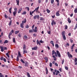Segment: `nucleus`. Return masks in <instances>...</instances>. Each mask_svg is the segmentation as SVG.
Segmentation results:
<instances>
[{
  "instance_id": "1",
  "label": "nucleus",
  "mask_w": 77,
  "mask_h": 77,
  "mask_svg": "<svg viewBox=\"0 0 77 77\" xmlns=\"http://www.w3.org/2000/svg\"><path fill=\"white\" fill-rule=\"evenodd\" d=\"M24 21L23 20L22 22V23L20 24V27L22 28H24V26H23L24 25Z\"/></svg>"
},
{
  "instance_id": "2",
  "label": "nucleus",
  "mask_w": 77,
  "mask_h": 77,
  "mask_svg": "<svg viewBox=\"0 0 77 77\" xmlns=\"http://www.w3.org/2000/svg\"><path fill=\"white\" fill-rule=\"evenodd\" d=\"M67 54L68 55V57H72V55L71 54H69V52H67Z\"/></svg>"
},
{
  "instance_id": "3",
  "label": "nucleus",
  "mask_w": 77,
  "mask_h": 77,
  "mask_svg": "<svg viewBox=\"0 0 77 77\" xmlns=\"http://www.w3.org/2000/svg\"><path fill=\"white\" fill-rule=\"evenodd\" d=\"M18 54L19 55V57H23V56L21 55V53L20 52V51H18Z\"/></svg>"
},
{
  "instance_id": "4",
  "label": "nucleus",
  "mask_w": 77,
  "mask_h": 77,
  "mask_svg": "<svg viewBox=\"0 0 77 77\" xmlns=\"http://www.w3.org/2000/svg\"><path fill=\"white\" fill-rule=\"evenodd\" d=\"M32 30L34 32H37V27H35V29H32Z\"/></svg>"
},
{
  "instance_id": "5",
  "label": "nucleus",
  "mask_w": 77,
  "mask_h": 77,
  "mask_svg": "<svg viewBox=\"0 0 77 77\" xmlns=\"http://www.w3.org/2000/svg\"><path fill=\"white\" fill-rule=\"evenodd\" d=\"M57 52L58 54V57H61V56H60V53L59 52V51H57Z\"/></svg>"
},
{
  "instance_id": "6",
  "label": "nucleus",
  "mask_w": 77,
  "mask_h": 77,
  "mask_svg": "<svg viewBox=\"0 0 77 77\" xmlns=\"http://www.w3.org/2000/svg\"><path fill=\"white\" fill-rule=\"evenodd\" d=\"M37 49H38V47H35L32 48V50H36Z\"/></svg>"
},
{
  "instance_id": "7",
  "label": "nucleus",
  "mask_w": 77,
  "mask_h": 77,
  "mask_svg": "<svg viewBox=\"0 0 77 77\" xmlns=\"http://www.w3.org/2000/svg\"><path fill=\"white\" fill-rule=\"evenodd\" d=\"M44 59L45 60H46V63H47V62H48V57H45Z\"/></svg>"
},
{
  "instance_id": "8",
  "label": "nucleus",
  "mask_w": 77,
  "mask_h": 77,
  "mask_svg": "<svg viewBox=\"0 0 77 77\" xmlns=\"http://www.w3.org/2000/svg\"><path fill=\"white\" fill-rule=\"evenodd\" d=\"M56 15L57 16H59V15H60V14H59V11H58L56 12Z\"/></svg>"
},
{
  "instance_id": "9",
  "label": "nucleus",
  "mask_w": 77,
  "mask_h": 77,
  "mask_svg": "<svg viewBox=\"0 0 77 77\" xmlns=\"http://www.w3.org/2000/svg\"><path fill=\"white\" fill-rule=\"evenodd\" d=\"M0 48L1 49V51H2V52H3V51H4V49H3V47L2 46H0Z\"/></svg>"
},
{
  "instance_id": "10",
  "label": "nucleus",
  "mask_w": 77,
  "mask_h": 77,
  "mask_svg": "<svg viewBox=\"0 0 77 77\" xmlns=\"http://www.w3.org/2000/svg\"><path fill=\"white\" fill-rule=\"evenodd\" d=\"M22 10V8H20L19 9V11L18 12V14H20V12H21V11Z\"/></svg>"
},
{
  "instance_id": "11",
  "label": "nucleus",
  "mask_w": 77,
  "mask_h": 77,
  "mask_svg": "<svg viewBox=\"0 0 77 77\" xmlns=\"http://www.w3.org/2000/svg\"><path fill=\"white\" fill-rule=\"evenodd\" d=\"M37 45H38V44H39V45H41V43H40V42L38 41V40H37Z\"/></svg>"
},
{
  "instance_id": "12",
  "label": "nucleus",
  "mask_w": 77,
  "mask_h": 77,
  "mask_svg": "<svg viewBox=\"0 0 77 77\" xmlns=\"http://www.w3.org/2000/svg\"><path fill=\"white\" fill-rule=\"evenodd\" d=\"M51 44H52L53 46L54 47V42H53V41H51L50 42Z\"/></svg>"
},
{
  "instance_id": "13",
  "label": "nucleus",
  "mask_w": 77,
  "mask_h": 77,
  "mask_svg": "<svg viewBox=\"0 0 77 77\" xmlns=\"http://www.w3.org/2000/svg\"><path fill=\"white\" fill-rule=\"evenodd\" d=\"M34 12H35V10H34L32 12V13L31 12V11L30 12V14L31 15H32V14H33Z\"/></svg>"
},
{
  "instance_id": "14",
  "label": "nucleus",
  "mask_w": 77,
  "mask_h": 77,
  "mask_svg": "<svg viewBox=\"0 0 77 77\" xmlns=\"http://www.w3.org/2000/svg\"><path fill=\"white\" fill-rule=\"evenodd\" d=\"M16 0V2L17 3V4L18 6H19V3L20 2L19 0Z\"/></svg>"
},
{
  "instance_id": "15",
  "label": "nucleus",
  "mask_w": 77,
  "mask_h": 77,
  "mask_svg": "<svg viewBox=\"0 0 77 77\" xmlns=\"http://www.w3.org/2000/svg\"><path fill=\"white\" fill-rule=\"evenodd\" d=\"M6 56L9 58V52H8L6 54Z\"/></svg>"
},
{
  "instance_id": "16",
  "label": "nucleus",
  "mask_w": 77,
  "mask_h": 77,
  "mask_svg": "<svg viewBox=\"0 0 77 77\" xmlns=\"http://www.w3.org/2000/svg\"><path fill=\"white\" fill-rule=\"evenodd\" d=\"M68 22L69 23H71V20H70L69 17L68 18Z\"/></svg>"
},
{
  "instance_id": "17",
  "label": "nucleus",
  "mask_w": 77,
  "mask_h": 77,
  "mask_svg": "<svg viewBox=\"0 0 77 77\" xmlns=\"http://www.w3.org/2000/svg\"><path fill=\"white\" fill-rule=\"evenodd\" d=\"M12 7H11L9 10V11L10 13V14H11V13H12V12H11V10H12Z\"/></svg>"
},
{
  "instance_id": "18",
  "label": "nucleus",
  "mask_w": 77,
  "mask_h": 77,
  "mask_svg": "<svg viewBox=\"0 0 77 77\" xmlns=\"http://www.w3.org/2000/svg\"><path fill=\"white\" fill-rule=\"evenodd\" d=\"M17 11H14L13 12V15L14 16H15V15H16V14H17Z\"/></svg>"
},
{
  "instance_id": "19",
  "label": "nucleus",
  "mask_w": 77,
  "mask_h": 77,
  "mask_svg": "<svg viewBox=\"0 0 77 77\" xmlns=\"http://www.w3.org/2000/svg\"><path fill=\"white\" fill-rule=\"evenodd\" d=\"M74 45H75V44H73V45H72V46H71V50H72V49H73L74 48Z\"/></svg>"
},
{
  "instance_id": "20",
  "label": "nucleus",
  "mask_w": 77,
  "mask_h": 77,
  "mask_svg": "<svg viewBox=\"0 0 77 77\" xmlns=\"http://www.w3.org/2000/svg\"><path fill=\"white\" fill-rule=\"evenodd\" d=\"M65 32L64 31H63L62 32V35H63V36L65 35Z\"/></svg>"
},
{
  "instance_id": "21",
  "label": "nucleus",
  "mask_w": 77,
  "mask_h": 77,
  "mask_svg": "<svg viewBox=\"0 0 77 77\" xmlns=\"http://www.w3.org/2000/svg\"><path fill=\"white\" fill-rule=\"evenodd\" d=\"M38 9H39V7H38L37 8H36L35 9V11H36V12H38Z\"/></svg>"
},
{
  "instance_id": "22",
  "label": "nucleus",
  "mask_w": 77,
  "mask_h": 77,
  "mask_svg": "<svg viewBox=\"0 0 77 77\" xmlns=\"http://www.w3.org/2000/svg\"><path fill=\"white\" fill-rule=\"evenodd\" d=\"M54 20H52V22L51 23L52 26H53V25H54Z\"/></svg>"
},
{
  "instance_id": "23",
  "label": "nucleus",
  "mask_w": 77,
  "mask_h": 77,
  "mask_svg": "<svg viewBox=\"0 0 77 77\" xmlns=\"http://www.w3.org/2000/svg\"><path fill=\"white\" fill-rule=\"evenodd\" d=\"M16 60L17 61H18V60H19V56H18V55H17V59H16Z\"/></svg>"
},
{
  "instance_id": "24",
  "label": "nucleus",
  "mask_w": 77,
  "mask_h": 77,
  "mask_svg": "<svg viewBox=\"0 0 77 77\" xmlns=\"http://www.w3.org/2000/svg\"><path fill=\"white\" fill-rule=\"evenodd\" d=\"M26 14V11H24L22 13V15H25Z\"/></svg>"
},
{
  "instance_id": "25",
  "label": "nucleus",
  "mask_w": 77,
  "mask_h": 77,
  "mask_svg": "<svg viewBox=\"0 0 77 77\" xmlns=\"http://www.w3.org/2000/svg\"><path fill=\"white\" fill-rule=\"evenodd\" d=\"M74 12L75 13V14H76V13H77V8H76L74 10Z\"/></svg>"
},
{
  "instance_id": "26",
  "label": "nucleus",
  "mask_w": 77,
  "mask_h": 77,
  "mask_svg": "<svg viewBox=\"0 0 77 77\" xmlns=\"http://www.w3.org/2000/svg\"><path fill=\"white\" fill-rule=\"evenodd\" d=\"M27 53V51H26L25 50V49L23 50V54H24V53Z\"/></svg>"
},
{
  "instance_id": "27",
  "label": "nucleus",
  "mask_w": 77,
  "mask_h": 77,
  "mask_svg": "<svg viewBox=\"0 0 77 77\" xmlns=\"http://www.w3.org/2000/svg\"><path fill=\"white\" fill-rule=\"evenodd\" d=\"M27 75H28V77H31L30 76V74H29V73L28 72L27 73Z\"/></svg>"
},
{
  "instance_id": "28",
  "label": "nucleus",
  "mask_w": 77,
  "mask_h": 77,
  "mask_svg": "<svg viewBox=\"0 0 77 77\" xmlns=\"http://www.w3.org/2000/svg\"><path fill=\"white\" fill-rule=\"evenodd\" d=\"M64 40H66V37H65V35L63 36Z\"/></svg>"
},
{
  "instance_id": "29",
  "label": "nucleus",
  "mask_w": 77,
  "mask_h": 77,
  "mask_svg": "<svg viewBox=\"0 0 77 77\" xmlns=\"http://www.w3.org/2000/svg\"><path fill=\"white\" fill-rule=\"evenodd\" d=\"M20 31H16L15 32V34H17V33H19V32Z\"/></svg>"
},
{
  "instance_id": "30",
  "label": "nucleus",
  "mask_w": 77,
  "mask_h": 77,
  "mask_svg": "<svg viewBox=\"0 0 77 77\" xmlns=\"http://www.w3.org/2000/svg\"><path fill=\"white\" fill-rule=\"evenodd\" d=\"M55 47H57V48H59V45H58L57 44H56Z\"/></svg>"
},
{
  "instance_id": "31",
  "label": "nucleus",
  "mask_w": 77,
  "mask_h": 77,
  "mask_svg": "<svg viewBox=\"0 0 77 77\" xmlns=\"http://www.w3.org/2000/svg\"><path fill=\"white\" fill-rule=\"evenodd\" d=\"M20 61L21 62L23 63H24V61L23 59H21L20 60Z\"/></svg>"
},
{
  "instance_id": "32",
  "label": "nucleus",
  "mask_w": 77,
  "mask_h": 77,
  "mask_svg": "<svg viewBox=\"0 0 77 77\" xmlns=\"http://www.w3.org/2000/svg\"><path fill=\"white\" fill-rule=\"evenodd\" d=\"M8 41L7 40H5V41L4 42V44H6V43H8Z\"/></svg>"
},
{
  "instance_id": "33",
  "label": "nucleus",
  "mask_w": 77,
  "mask_h": 77,
  "mask_svg": "<svg viewBox=\"0 0 77 77\" xmlns=\"http://www.w3.org/2000/svg\"><path fill=\"white\" fill-rule=\"evenodd\" d=\"M46 74H48V69H47V67H46Z\"/></svg>"
},
{
  "instance_id": "34",
  "label": "nucleus",
  "mask_w": 77,
  "mask_h": 77,
  "mask_svg": "<svg viewBox=\"0 0 77 77\" xmlns=\"http://www.w3.org/2000/svg\"><path fill=\"white\" fill-rule=\"evenodd\" d=\"M11 23H12V20H10V22L9 23V25L11 26Z\"/></svg>"
},
{
  "instance_id": "35",
  "label": "nucleus",
  "mask_w": 77,
  "mask_h": 77,
  "mask_svg": "<svg viewBox=\"0 0 77 77\" xmlns=\"http://www.w3.org/2000/svg\"><path fill=\"white\" fill-rule=\"evenodd\" d=\"M40 20H45V19H44V18L42 17H40Z\"/></svg>"
},
{
  "instance_id": "36",
  "label": "nucleus",
  "mask_w": 77,
  "mask_h": 77,
  "mask_svg": "<svg viewBox=\"0 0 77 77\" xmlns=\"http://www.w3.org/2000/svg\"><path fill=\"white\" fill-rule=\"evenodd\" d=\"M47 11L48 12V13H50V11L49 10H48V9H47Z\"/></svg>"
},
{
  "instance_id": "37",
  "label": "nucleus",
  "mask_w": 77,
  "mask_h": 77,
  "mask_svg": "<svg viewBox=\"0 0 77 77\" xmlns=\"http://www.w3.org/2000/svg\"><path fill=\"white\" fill-rule=\"evenodd\" d=\"M51 4H53V3H54V0H51Z\"/></svg>"
},
{
  "instance_id": "38",
  "label": "nucleus",
  "mask_w": 77,
  "mask_h": 77,
  "mask_svg": "<svg viewBox=\"0 0 77 77\" xmlns=\"http://www.w3.org/2000/svg\"><path fill=\"white\" fill-rule=\"evenodd\" d=\"M33 32V30L32 29H30L29 30V33H32Z\"/></svg>"
},
{
  "instance_id": "39",
  "label": "nucleus",
  "mask_w": 77,
  "mask_h": 77,
  "mask_svg": "<svg viewBox=\"0 0 77 77\" xmlns=\"http://www.w3.org/2000/svg\"><path fill=\"white\" fill-rule=\"evenodd\" d=\"M0 77H4L3 75H2V73H0Z\"/></svg>"
},
{
  "instance_id": "40",
  "label": "nucleus",
  "mask_w": 77,
  "mask_h": 77,
  "mask_svg": "<svg viewBox=\"0 0 77 77\" xmlns=\"http://www.w3.org/2000/svg\"><path fill=\"white\" fill-rule=\"evenodd\" d=\"M13 42L14 43H15V38H13Z\"/></svg>"
},
{
  "instance_id": "41",
  "label": "nucleus",
  "mask_w": 77,
  "mask_h": 77,
  "mask_svg": "<svg viewBox=\"0 0 77 77\" xmlns=\"http://www.w3.org/2000/svg\"><path fill=\"white\" fill-rule=\"evenodd\" d=\"M75 62H77V58H75V60H74Z\"/></svg>"
},
{
  "instance_id": "42",
  "label": "nucleus",
  "mask_w": 77,
  "mask_h": 77,
  "mask_svg": "<svg viewBox=\"0 0 77 77\" xmlns=\"http://www.w3.org/2000/svg\"><path fill=\"white\" fill-rule=\"evenodd\" d=\"M25 48H26V45H24L23 47V50H25Z\"/></svg>"
},
{
  "instance_id": "43",
  "label": "nucleus",
  "mask_w": 77,
  "mask_h": 77,
  "mask_svg": "<svg viewBox=\"0 0 77 77\" xmlns=\"http://www.w3.org/2000/svg\"><path fill=\"white\" fill-rule=\"evenodd\" d=\"M65 68L66 70H68V68L67 66H65Z\"/></svg>"
},
{
  "instance_id": "44",
  "label": "nucleus",
  "mask_w": 77,
  "mask_h": 77,
  "mask_svg": "<svg viewBox=\"0 0 77 77\" xmlns=\"http://www.w3.org/2000/svg\"><path fill=\"white\" fill-rule=\"evenodd\" d=\"M37 18V15L35 16L34 17V19H36Z\"/></svg>"
},
{
  "instance_id": "45",
  "label": "nucleus",
  "mask_w": 77,
  "mask_h": 77,
  "mask_svg": "<svg viewBox=\"0 0 77 77\" xmlns=\"http://www.w3.org/2000/svg\"><path fill=\"white\" fill-rule=\"evenodd\" d=\"M65 29H68V26H67V25H65Z\"/></svg>"
},
{
  "instance_id": "46",
  "label": "nucleus",
  "mask_w": 77,
  "mask_h": 77,
  "mask_svg": "<svg viewBox=\"0 0 77 77\" xmlns=\"http://www.w3.org/2000/svg\"><path fill=\"white\" fill-rule=\"evenodd\" d=\"M50 67H51V66H52V63H50Z\"/></svg>"
},
{
  "instance_id": "47",
  "label": "nucleus",
  "mask_w": 77,
  "mask_h": 77,
  "mask_svg": "<svg viewBox=\"0 0 77 77\" xmlns=\"http://www.w3.org/2000/svg\"><path fill=\"white\" fill-rule=\"evenodd\" d=\"M5 17L6 18H8V16H7L6 14H5Z\"/></svg>"
},
{
  "instance_id": "48",
  "label": "nucleus",
  "mask_w": 77,
  "mask_h": 77,
  "mask_svg": "<svg viewBox=\"0 0 77 77\" xmlns=\"http://www.w3.org/2000/svg\"><path fill=\"white\" fill-rule=\"evenodd\" d=\"M64 63V59L62 60V64H63V63Z\"/></svg>"
},
{
  "instance_id": "49",
  "label": "nucleus",
  "mask_w": 77,
  "mask_h": 77,
  "mask_svg": "<svg viewBox=\"0 0 77 77\" xmlns=\"http://www.w3.org/2000/svg\"><path fill=\"white\" fill-rule=\"evenodd\" d=\"M29 27V25H27L26 26V29H28Z\"/></svg>"
},
{
  "instance_id": "50",
  "label": "nucleus",
  "mask_w": 77,
  "mask_h": 77,
  "mask_svg": "<svg viewBox=\"0 0 77 77\" xmlns=\"http://www.w3.org/2000/svg\"><path fill=\"white\" fill-rule=\"evenodd\" d=\"M3 60L5 62H6V59L5 58H4L3 59Z\"/></svg>"
},
{
  "instance_id": "51",
  "label": "nucleus",
  "mask_w": 77,
  "mask_h": 77,
  "mask_svg": "<svg viewBox=\"0 0 77 77\" xmlns=\"http://www.w3.org/2000/svg\"><path fill=\"white\" fill-rule=\"evenodd\" d=\"M54 64H55V65L56 66H58V64H57V63H55Z\"/></svg>"
},
{
  "instance_id": "52",
  "label": "nucleus",
  "mask_w": 77,
  "mask_h": 77,
  "mask_svg": "<svg viewBox=\"0 0 77 77\" xmlns=\"http://www.w3.org/2000/svg\"><path fill=\"white\" fill-rule=\"evenodd\" d=\"M48 34H49L50 35V33H51V31H48Z\"/></svg>"
},
{
  "instance_id": "53",
  "label": "nucleus",
  "mask_w": 77,
  "mask_h": 77,
  "mask_svg": "<svg viewBox=\"0 0 77 77\" xmlns=\"http://www.w3.org/2000/svg\"><path fill=\"white\" fill-rule=\"evenodd\" d=\"M70 40L71 43H72V42H73V40L71 39H70Z\"/></svg>"
},
{
  "instance_id": "54",
  "label": "nucleus",
  "mask_w": 77,
  "mask_h": 77,
  "mask_svg": "<svg viewBox=\"0 0 77 77\" xmlns=\"http://www.w3.org/2000/svg\"><path fill=\"white\" fill-rule=\"evenodd\" d=\"M24 38H25V39H27V36L26 35H25L24 36Z\"/></svg>"
},
{
  "instance_id": "55",
  "label": "nucleus",
  "mask_w": 77,
  "mask_h": 77,
  "mask_svg": "<svg viewBox=\"0 0 77 77\" xmlns=\"http://www.w3.org/2000/svg\"><path fill=\"white\" fill-rule=\"evenodd\" d=\"M14 11H16V12H17V8H14Z\"/></svg>"
},
{
  "instance_id": "56",
  "label": "nucleus",
  "mask_w": 77,
  "mask_h": 77,
  "mask_svg": "<svg viewBox=\"0 0 77 77\" xmlns=\"http://www.w3.org/2000/svg\"><path fill=\"white\" fill-rule=\"evenodd\" d=\"M26 8H27V9H28V11H29V8L28 7H26Z\"/></svg>"
},
{
  "instance_id": "57",
  "label": "nucleus",
  "mask_w": 77,
  "mask_h": 77,
  "mask_svg": "<svg viewBox=\"0 0 77 77\" xmlns=\"http://www.w3.org/2000/svg\"><path fill=\"white\" fill-rule=\"evenodd\" d=\"M41 0H39L38 1V3H41Z\"/></svg>"
},
{
  "instance_id": "58",
  "label": "nucleus",
  "mask_w": 77,
  "mask_h": 77,
  "mask_svg": "<svg viewBox=\"0 0 77 77\" xmlns=\"http://www.w3.org/2000/svg\"><path fill=\"white\" fill-rule=\"evenodd\" d=\"M18 36L19 37H21V35L20 34V33H19L18 35Z\"/></svg>"
},
{
  "instance_id": "59",
  "label": "nucleus",
  "mask_w": 77,
  "mask_h": 77,
  "mask_svg": "<svg viewBox=\"0 0 77 77\" xmlns=\"http://www.w3.org/2000/svg\"><path fill=\"white\" fill-rule=\"evenodd\" d=\"M35 27V25H33V26L32 27V29H33V28H34V27Z\"/></svg>"
},
{
  "instance_id": "60",
  "label": "nucleus",
  "mask_w": 77,
  "mask_h": 77,
  "mask_svg": "<svg viewBox=\"0 0 77 77\" xmlns=\"http://www.w3.org/2000/svg\"><path fill=\"white\" fill-rule=\"evenodd\" d=\"M37 19H39V15H37Z\"/></svg>"
},
{
  "instance_id": "61",
  "label": "nucleus",
  "mask_w": 77,
  "mask_h": 77,
  "mask_svg": "<svg viewBox=\"0 0 77 77\" xmlns=\"http://www.w3.org/2000/svg\"><path fill=\"white\" fill-rule=\"evenodd\" d=\"M3 57H2L1 58V60H3Z\"/></svg>"
},
{
  "instance_id": "62",
  "label": "nucleus",
  "mask_w": 77,
  "mask_h": 77,
  "mask_svg": "<svg viewBox=\"0 0 77 77\" xmlns=\"http://www.w3.org/2000/svg\"><path fill=\"white\" fill-rule=\"evenodd\" d=\"M5 50H7V48L6 47H4V48Z\"/></svg>"
},
{
  "instance_id": "63",
  "label": "nucleus",
  "mask_w": 77,
  "mask_h": 77,
  "mask_svg": "<svg viewBox=\"0 0 77 77\" xmlns=\"http://www.w3.org/2000/svg\"><path fill=\"white\" fill-rule=\"evenodd\" d=\"M57 73H58V74H59V73H60V72H59V71L58 70H57Z\"/></svg>"
},
{
  "instance_id": "64",
  "label": "nucleus",
  "mask_w": 77,
  "mask_h": 77,
  "mask_svg": "<svg viewBox=\"0 0 77 77\" xmlns=\"http://www.w3.org/2000/svg\"><path fill=\"white\" fill-rule=\"evenodd\" d=\"M77 61H76V62H75V65H77Z\"/></svg>"
}]
</instances>
